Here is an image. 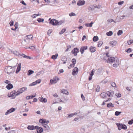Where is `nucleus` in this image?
Listing matches in <instances>:
<instances>
[{"mask_svg": "<svg viewBox=\"0 0 133 133\" xmlns=\"http://www.w3.org/2000/svg\"><path fill=\"white\" fill-rule=\"evenodd\" d=\"M16 66L17 65L12 67L11 66H6L4 69V71L8 75H10L15 72V68Z\"/></svg>", "mask_w": 133, "mask_h": 133, "instance_id": "obj_1", "label": "nucleus"}, {"mask_svg": "<svg viewBox=\"0 0 133 133\" xmlns=\"http://www.w3.org/2000/svg\"><path fill=\"white\" fill-rule=\"evenodd\" d=\"M27 89L26 87H24L20 89H19L17 91V93L16 94V96H17L23 92Z\"/></svg>", "mask_w": 133, "mask_h": 133, "instance_id": "obj_2", "label": "nucleus"}, {"mask_svg": "<svg viewBox=\"0 0 133 133\" xmlns=\"http://www.w3.org/2000/svg\"><path fill=\"white\" fill-rule=\"evenodd\" d=\"M50 23L53 25H61V24L58 22V21L55 19H52L50 21Z\"/></svg>", "mask_w": 133, "mask_h": 133, "instance_id": "obj_3", "label": "nucleus"}, {"mask_svg": "<svg viewBox=\"0 0 133 133\" xmlns=\"http://www.w3.org/2000/svg\"><path fill=\"white\" fill-rule=\"evenodd\" d=\"M17 93V92H16L15 90H13L11 92L9 95L8 96L9 97H12V99H14L15 98L16 96V94Z\"/></svg>", "mask_w": 133, "mask_h": 133, "instance_id": "obj_4", "label": "nucleus"}, {"mask_svg": "<svg viewBox=\"0 0 133 133\" xmlns=\"http://www.w3.org/2000/svg\"><path fill=\"white\" fill-rule=\"evenodd\" d=\"M115 61V58L114 57H110L108 58L107 61H106V62L108 63H113Z\"/></svg>", "mask_w": 133, "mask_h": 133, "instance_id": "obj_5", "label": "nucleus"}, {"mask_svg": "<svg viewBox=\"0 0 133 133\" xmlns=\"http://www.w3.org/2000/svg\"><path fill=\"white\" fill-rule=\"evenodd\" d=\"M39 122L42 124L44 125L45 124H48L49 123V121L48 120L46 121L45 119H40L39 120Z\"/></svg>", "mask_w": 133, "mask_h": 133, "instance_id": "obj_6", "label": "nucleus"}, {"mask_svg": "<svg viewBox=\"0 0 133 133\" xmlns=\"http://www.w3.org/2000/svg\"><path fill=\"white\" fill-rule=\"evenodd\" d=\"M79 52V50L77 48H74L73 50L71 51V53L74 54V56H76L77 55V53Z\"/></svg>", "mask_w": 133, "mask_h": 133, "instance_id": "obj_7", "label": "nucleus"}, {"mask_svg": "<svg viewBox=\"0 0 133 133\" xmlns=\"http://www.w3.org/2000/svg\"><path fill=\"white\" fill-rule=\"evenodd\" d=\"M35 128L36 129L37 132L38 133H42L43 131V128L41 127H39L38 125L36 126Z\"/></svg>", "mask_w": 133, "mask_h": 133, "instance_id": "obj_8", "label": "nucleus"}, {"mask_svg": "<svg viewBox=\"0 0 133 133\" xmlns=\"http://www.w3.org/2000/svg\"><path fill=\"white\" fill-rule=\"evenodd\" d=\"M15 109L14 108H12L11 109L8 110L5 114V115H7L11 112L14 111Z\"/></svg>", "mask_w": 133, "mask_h": 133, "instance_id": "obj_9", "label": "nucleus"}, {"mask_svg": "<svg viewBox=\"0 0 133 133\" xmlns=\"http://www.w3.org/2000/svg\"><path fill=\"white\" fill-rule=\"evenodd\" d=\"M78 72V68L76 67H75L73 69L72 72V74L74 76L76 75L77 74Z\"/></svg>", "mask_w": 133, "mask_h": 133, "instance_id": "obj_10", "label": "nucleus"}, {"mask_svg": "<svg viewBox=\"0 0 133 133\" xmlns=\"http://www.w3.org/2000/svg\"><path fill=\"white\" fill-rule=\"evenodd\" d=\"M47 124H45L43 125L44 130L46 131L47 132H49L50 131V127L47 125Z\"/></svg>", "mask_w": 133, "mask_h": 133, "instance_id": "obj_11", "label": "nucleus"}, {"mask_svg": "<svg viewBox=\"0 0 133 133\" xmlns=\"http://www.w3.org/2000/svg\"><path fill=\"white\" fill-rule=\"evenodd\" d=\"M21 63H19L18 64L17 66V69L16 71V74H18L21 70Z\"/></svg>", "mask_w": 133, "mask_h": 133, "instance_id": "obj_12", "label": "nucleus"}, {"mask_svg": "<svg viewBox=\"0 0 133 133\" xmlns=\"http://www.w3.org/2000/svg\"><path fill=\"white\" fill-rule=\"evenodd\" d=\"M21 63H19L18 64L17 66V69L16 71V74H18L21 70Z\"/></svg>", "mask_w": 133, "mask_h": 133, "instance_id": "obj_13", "label": "nucleus"}, {"mask_svg": "<svg viewBox=\"0 0 133 133\" xmlns=\"http://www.w3.org/2000/svg\"><path fill=\"white\" fill-rule=\"evenodd\" d=\"M40 101L44 103L47 102V99L45 98H43L42 96L39 97L38 98Z\"/></svg>", "mask_w": 133, "mask_h": 133, "instance_id": "obj_14", "label": "nucleus"}, {"mask_svg": "<svg viewBox=\"0 0 133 133\" xmlns=\"http://www.w3.org/2000/svg\"><path fill=\"white\" fill-rule=\"evenodd\" d=\"M6 88L8 90H10V89L12 88L13 87V85L11 84H8V85L6 86Z\"/></svg>", "mask_w": 133, "mask_h": 133, "instance_id": "obj_15", "label": "nucleus"}, {"mask_svg": "<svg viewBox=\"0 0 133 133\" xmlns=\"http://www.w3.org/2000/svg\"><path fill=\"white\" fill-rule=\"evenodd\" d=\"M36 126H35L33 125H28L27 127V129L29 130H32L36 129Z\"/></svg>", "mask_w": 133, "mask_h": 133, "instance_id": "obj_16", "label": "nucleus"}, {"mask_svg": "<svg viewBox=\"0 0 133 133\" xmlns=\"http://www.w3.org/2000/svg\"><path fill=\"white\" fill-rule=\"evenodd\" d=\"M96 6V4H94L93 6V5H90V6L88 8V10L89 11H92L95 8V7Z\"/></svg>", "mask_w": 133, "mask_h": 133, "instance_id": "obj_17", "label": "nucleus"}, {"mask_svg": "<svg viewBox=\"0 0 133 133\" xmlns=\"http://www.w3.org/2000/svg\"><path fill=\"white\" fill-rule=\"evenodd\" d=\"M90 50L91 52H94L96 51V48L94 46H91L90 48Z\"/></svg>", "mask_w": 133, "mask_h": 133, "instance_id": "obj_18", "label": "nucleus"}, {"mask_svg": "<svg viewBox=\"0 0 133 133\" xmlns=\"http://www.w3.org/2000/svg\"><path fill=\"white\" fill-rule=\"evenodd\" d=\"M117 42L115 41H111L110 43V44L112 47L115 46Z\"/></svg>", "mask_w": 133, "mask_h": 133, "instance_id": "obj_19", "label": "nucleus"}, {"mask_svg": "<svg viewBox=\"0 0 133 133\" xmlns=\"http://www.w3.org/2000/svg\"><path fill=\"white\" fill-rule=\"evenodd\" d=\"M93 23H94L92 22H91L90 23H86L85 24V25L88 27H91Z\"/></svg>", "mask_w": 133, "mask_h": 133, "instance_id": "obj_20", "label": "nucleus"}, {"mask_svg": "<svg viewBox=\"0 0 133 133\" xmlns=\"http://www.w3.org/2000/svg\"><path fill=\"white\" fill-rule=\"evenodd\" d=\"M21 56H22L23 57L25 58H26L27 59H31V57L29 56H26L24 54H22L21 55Z\"/></svg>", "mask_w": 133, "mask_h": 133, "instance_id": "obj_21", "label": "nucleus"}, {"mask_svg": "<svg viewBox=\"0 0 133 133\" xmlns=\"http://www.w3.org/2000/svg\"><path fill=\"white\" fill-rule=\"evenodd\" d=\"M77 114V112H75L74 113H72L71 114H69L68 115V116L67 117L70 118L73 116L75 115H76Z\"/></svg>", "mask_w": 133, "mask_h": 133, "instance_id": "obj_22", "label": "nucleus"}, {"mask_svg": "<svg viewBox=\"0 0 133 133\" xmlns=\"http://www.w3.org/2000/svg\"><path fill=\"white\" fill-rule=\"evenodd\" d=\"M77 5L78 6H81L83 5V1H79L77 3Z\"/></svg>", "mask_w": 133, "mask_h": 133, "instance_id": "obj_23", "label": "nucleus"}, {"mask_svg": "<svg viewBox=\"0 0 133 133\" xmlns=\"http://www.w3.org/2000/svg\"><path fill=\"white\" fill-rule=\"evenodd\" d=\"M58 55L57 54H56L55 55H52L51 56V58L53 59H55L57 58Z\"/></svg>", "mask_w": 133, "mask_h": 133, "instance_id": "obj_24", "label": "nucleus"}, {"mask_svg": "<svg viewBox=\"0 0 133 133\" xmlns=\"http://www.w3.org/2000/svg\"><path fill=\"white\" fill-rule=\"evenodd\" d=\"M34 72L33 71L31 70H29L28 72L27 75L28 76H30Z\"/></svg>", "mask_w": 133, "mask_h": 133, "instance_id": "obj_25", "label": "nucleus"}, {"mask_svg": "<svg viewBox=\"0 0 133 133\" xmlns=\"http://www.w3.org/2000/svg\"><path fill=\"white\" fill-rule=\"evenodd\" d=\"M13 53L14 54L18 56H19L20 55L21 56V54H20L18 52L16 51H13Z\"/></svg>", "mask_w": 133, "mask_h": 133, "instance_id": "obj_26", "label": "nucleus"}, {"mask_svg": "<svg viewBox=\"0 0 133 133\" xmlns=\"http://www.w3.org/2000/svg\"><path fill=\"white\" fill-rule=\"evenodd\" d=\"M61 92L63 94H66L67 95H69L68 92L67 91L64 90H61Z\"/></svg>", "mask_w": 133, "mask_h": 133, "instance_id": "obj_27", "label": "nucleus"}, {"mask_svg": "<svg viewBox=\"0 0 133 133\" xmlns=\"http://www.w3.org/2000/svg\"><path fill=\"white\" fill-rule=\"evenodd\" d=\"M100 96L101 97L103 98H105L106 97V93L104 92L102 93L100 95Z\"/></svg>", "mask_w": 133, "mask_h": 133, "instance_id": "obj_28", "label": "nucleus"}, {"mask_svg": "<svg viewBox=\"0 0 133 133\" xmlns=\"http://www.w3.org/2000/svg\"><path fill=\"white\" fill-rule=\"evenodd\" d=\"M26 37V39L27 40L31 39L32 38V36L31 35H27Z\"/></svg>", "mask_w": 133, "mask_h": 133, "instance_id": "obj_29", "label": "nucleus"}, {"mask_svg": "<svg viewBox=\"0 0 133 133\" xmlns=\"http://www.w3.org/2000/svg\"><path fill=\"white\" fill-rule=\"evenodd\" d=\"M98 39V38L97 36H94L93 39V41L94 42H96Z\"/></svg>", "mask_w": 133, "mask_h": 133, "instance_id": "obj_30", "label": "nucleus"}, {"mask_svg": "<svg viewBox=\"0 0 133 133\" xmlns=\"http://www.w3.org/2000/svg\"><path fill=\"white\" fill-rule=\"evenodd\" d=\"M112 31H110L109 32H107L106 34L108 36H110L112 35Z\"/></svg>", "mask_w": 133, "mask_h": 133, "instance_id": "obj_31", "label": "nucleus"}, {"mask_svg": "<svg viewBox=\"0 0 133 133\" xmlns=\"http://www.w3.org/2000/svg\"><path fill=\"white\" fill-rule=\"evenodd\" d=\"M38 22L39 23H40L41 22H43L44 21V19L43 18H38L37 20Z\"/></svg>", "mask_w": 133, "mask_h": 133, "instance_id": "obj_32", "label": "nucleus"}, {"mask_svg": "<svg viewBox=\"0 0 133 133\" xmlns=\"http://www.w3.org/2000/svg\"><path fill=\"white\" fill-rule=\"evenodd\" d=\"M107 106L108 108L110 107H114V104L112 103L108 104Z\"/></svg>", "mask_w": 133, "mask_h": 133, "instance_id": "obj_33", "label": "nucleus"}, {"mask_svg": "<svg viewBox=\"0 0 133 133\" xmlns=\"http://www.w3.org/2000/svg\"><path fill=\"white\" fill-rule=\"evenodd\" d=\"M122 129H123L124 130H126L127 128V127L124 124H122L121 125Z\"/></svg>", "mask_w": 133, "mask_h": 133, "instance_id": "obj_34", "label": "nucleus"}, {"mask_svg": "<svg viewBox=\"0 0 133 133\" xmlns=\"http://www.w3.org/2000/svg\"><path fill=\"white\" fill-rule=\"evenodd\" d=\"M66 30L65 29H63L62 30L59 32V34L61 35L64 33L66 31Z\"/></svg>", "mask_w": 133, "mask_h": 133, "instance_id": "obj_35", "label": "nucleus"}, {"mask_svg": "<svg viewBox=\"0 0 133 133\" xmlns=\"http://www.w3.org/2000/svg\"><path fill=\"white\" fill-rule=\"evenodd\" d=\"M103 44V42L102 41H100L98 42L97 46L99 47H100Z\"/></svg>", "mask_w": 133, "mask_h": 133, "instance_id": "obj_36", "label": "nucleus"}, {"mask_svg": "<svg viewBox=\"0 0 133 133\" xmlns=\"http://www.w3.org/2000/svg\"><path fill=\"white\" fill-rule=\"evenodd\" d=\"M122 33V31L121 30H119L118 31L117 34L118 36H119L121 35Z\"/></svg>", "mask_w": 133, "mask_h": 133, "instance_id": "obj_37", "label": "nucleus"}, {"mask_svg": "<svg viewBox=\"0 0 133 133\" xmlns=\"http://www.w3.org/2000/svg\"><path fill=\"white\" fill-rule=\"evenodd\" d=\"M69 15L70 16H76V15L74 12H71L69 14Z\"/></svg>", "mask_w": 133, "mask_h": 133, "instance_id": "obj_38", "label": "nucleus"}, {"mask_svg": "<svg viewBox=\"0 0 133 133\" xmlns=\"http://www.w3.org/2000/svg\"><path fill=\"white\" fill-rule=\"evenodd\" d=\"M26 49H30L34 50L35 49V48L34 46H31L29 47L28 48H26Z\"/></svg>", "mask_w": 133, "mask_h": 133, "instance_id": "obj_39", "label": "nucleus"}, {"mask_svg": "<svg viewBox=\"0 0 133 133\" xmlns=\"http://www.w3.org/2000/svg\"><path fill=\"white\" fill-rule=\"evenodd\" d=\"M121 113V112H119L118 111H116L115 112V115L117 116L119 115L120 113Z\"/></svg>", "mask_w": 133, "mask_h": 133, "instance_id": "obj_40", "label": "nucleus"}, {"mask_svg": "<svg viewBox=\"0 0 133 133\" xmlns=\"http://www.w3.org/2000/svg\"><path fill=\"white\" fill-rule=\"evenodd\" d=\"M37 84L36 83V81L34 82L33 83H31L29 85L30 86H32L34 85H35L36 84Z\"/></svg>", "mask_w": 133, "mask_h": 133, "instance_id": "obj_41", "label": "nucleus"}, {"mask_svg": "<svg viewBox=\"0 0 133 133\" xmlns=\"http://www.w3.org/2000/svg\"><path fill=\"white\" fill-rule=\"evenodd\" d=\"M100 87L99 85H97V87L96 89V91L97 92H98L99 91Z\"/></svg>", "mask_w": 133, "mask_h": 133, "instance_id": "obj_42", "label": "nucleus"}, {"mask_svg": "<svg viewBox=\"0 0 133 133\" xmlns=\"http://www.w3.org/2000/svg\"><path fill=\"white\" fill-rule=\"evenodd\" d=\"M109 53L108 52H107L106 54V56H104V60H106V56L107 57H109Z\"/></svg>", "mask_w": 133, "mask_h": 133, "instance_id": "obj_43", "label": "nucleus"}, {"mask_svg": "<svg viewBox=\"0 0 133 133\" xmlns=\"http://www.w3.org/2000/svg\"><path fill=\"white\" fill-rule=\"evenodd\" d=\"M133 123V119H132L129 121L128 124H131Z\"/></svg>", "mask_w": 133, "mask_h": 133, "instance_id": "obj_44", "label": "nucleus"}, {"mask_svg": "<svg viewBox=\"0 0 133 133\" xmlns=\"http://www.w3.org/2000/svg\"><path fill=\"white\" fill-rule=\"evenodd\" d=\"M14 26L15 27V28L17 29L18 26V23L17 22H16L15 23Z\"/></svg>", "mask_w": 133, "mask_h": 133, "instance_id": "obj_45", "label": "nucleus"}, {"mask_svg": "<svg viewBox=\"0 0 133 133\" xmlns=\"http://www.w3.org/2000/svg\"><path fill=\"white\" fill-rule=\"evenodd\" d=\"M54 83H55L57 82V80H59V79L57 77H56L55 78H54Z\"/></svg>", "mask_w": 133, "mask_h": 133, "instance_id": "obj_46", "label": "nucleus"}, {"mask_svg": "<svg viewBox=\"0 0 133 133\" xmlns=\"http://www.w3.org/2000/svg\"><path fill=\"white\" fill-rule=\"evenodd\" d=\"M72 63L75 64L76 63V60L75 58H73L72 59Z\"/></svg>", "mask_w": 133, "mask_h": 133, "instance_id": "obj_47", "label": "nucleus"}, {"mask_svg": "<svg viewBox=\"0 0 133 133\" xmlns=\"http://www.w3.org/2000/svg\"><path fill=\"white\" fill-rule=\"evenodd\" d=\"M115 95L117 97H119L121 96V94L119 93H116L115 94Z\"/></svg>", "mask_w": 133, "mask_h": 133, "instance_id": "obj_48", "label": "nucleus"}, {"mask_svg": "<svg viewBox=\"0 0 133 133\" xmlns=\"http://www.w3.org/2000/svg\"><path fill=\"white\" fill-rule=\"evenodd\" d=\"M125 51L128 53H130L131 52V49L130 48H128L127 51Z\"/></svg>", "mask_w": 133, "mask_h": 133, "instance_id": "obj_49", "label": "nucleus"}, {"mask_svg": "<svg viewBox=\"0 0 133 133\" xmlns=\"http://www.w3.org/2000/svg\"><path fill=\"white\" fill-rule=\"evenodd\" d=\"M111 86L114 87H116V85L115 83V82H112L111 84Z\"/></svg>", "mask_w": 133, "mask_h": 133, "instance_id": "obj_50", "label": "nucleus"}, {"mask_svg": "<svg viewBox=\"0 0 133 133\" xmlns=\"http://www.w3.org/2000/svg\"><path fill=\"white\" fill-rule=\"evenodd\" d=\"M41 80L40 79H38V80H36V84L37 83H41Z\"/></svg>", "mask_w": 133, "mask_h": 133, "instance_id": "obj_51", "label": "nucleus"}, {"mask_svg": "<svg viewBox=\"0 0 133 133\" xmlns=\"http://www.w3.org/2000/svg\"><path fill=\"white\" fill-rule=\"evenodd\" d=\"M14 22L13 21H11L9 23V24L11 26H13L14 25Z\"/></svg>", "mask_w": 133, "mask_h": 133, "instance_id": "obj_52", "label": "nucleus"}, {"mask_svg": "<svg viewBox=\"0 0 133 133\" xmlns=\"http://www.w3.org/2000/svg\"><path fill=\"white\" fill-rule=\"evenodd\" d=\"M108 21L109 22H114L115 23V22L112 19H108Z\"/></svg>", "mask_w": 133, "mask_h": 133, "instance_id": "obj_53", "label": "nucleus"}, {"mask_svg": "<svg viewBox=\"0 0 133 133\" xmlns=\"http://www.w3.org/2000/svg\"><path fill=\"white\" fill-rule=\"evenodd\" d=\"M35 97V95H34V96L32 95V96H28V97H29V99H32Z\"/></svg>", "mask_w": 133, "mask_h": 133, "instance_id": "obj_54", "label": "nucleus"}, {"mask_svg": "<svg viewBox=\"0 0 133 133\" xmlns=\"http://www.w3.org/2000/svg\"><path fill=\"white\" fill-rule=\"evenodd\" d=\"M124 3V2L123 1H120L118 3V4L119 5H121L122 4Z\"/></svg>", "mask_w": 133, "mask_h": 133, "instance_id": "obj_55", "label": "nucleus"}, {"mask_svg": "<svg viewBox=\"0 0 133 133\" xmlns=\"http://www.w3.org/2000/svg\"><path fill=\"white\" fill-rule=\"evenodd\" d=\"M107 94L108 96H110V94H111V93H110V92L109 91H107Z\"/></svg>", "mask_w": 133, "mask_h": 133, "instance_id": "obj_56", "label": "nucleus"}, {"mask_svg": "<svg viewBox=\"0 0 133 133\" xmlns=\"http://www.w3.org/2000/svg\"><path fill=\"white\" fill-rule=\"evenodd\" d=\"M93 70L94 69L91 71L90 73V75L91 76H92L94 75V71Z\"/></svg>", "mask_w": 133, "mask_h": 133, "instance_id": "obj_57", "label": "nucleus"}, {"mask_svg": "<svg viewBox=\"0 0 133 133\" xmlns=\"http://www.w3.org/2000/svg\"><path fill=\"white\" fill-rule=\"evenodd\" d=\"M116 124L118 127L121 126L122 125V124H121L120 123H117Z\"/></svg>", "mask_w": 133, "mask_h": 133, "instance_id": "obj_58", "label": "nucleus"}, {"mask_svg": "<svg viewBox=\"0 0 133 133\" xmlns=\"http://www.w3.org/2000/svg\"><path fill=\"white\" fill-rule=\"evenodd\" d=\"M80 51L82 54L83 53V47H81Z\"/></svg>", "mask_w": 133, "mask_h": 133, "instance_id": "obj_59", "label": "nucleus"}, {"mask_svg": "<svg viewBox=\"0 0 133 133\" xmlns=\"http://www.w3.org/2000/svg\"><path fill=\"white\" fill-rule=\"evenodd\" d=\"M118 66L117 63H115L113 65V66L115 67H117Z\"/></svg>", "mask_w": 133, "mask_h": 133, "instance_id": "obj_60", "label": "nucleus"}, {"mask_svg": "<svg viewBox=\"0 0 133 133\" xmlns=\"http://www.w3.org/2000/svg\"><path fill=\"white\" fill-rule=\"evenodd\" d=\"M37 101V99L36 98H34L33 99V101H32V102H36Z\"/></svg>", "mask_w": 133, "mask_h": 133, "instance_id": "obj_61", "label": "nucleus"}, {"mask_svg": "<svg viewBox=\"0 0 133 133\" xmlns=\"http://www.w3.org/2000/svg\"><path fill=\"white\" fill-rule=\"evenodd\" d=\"M10 82V81L8 80H6L4 81V83L6 84H9V83Z\"/></svg>", "mask_w": 133, "mask_h": 133, "instance_id": "obj_62", "label": "nucleus"}, {"mask_svg": "<svg viewBox=\"0 0 133 133\" xmlns=\"http://www.w3.org/2000/svg\"><path fill=\"white\" fill-rule=\"evenodd\" d=\"M101 5H98L97 6L96 5V6L95 7V8H97L98 9H100V8Z\"/></svg>", "mask_w": 133, "mask_h": 133, "instance_id": "obj_63", "label": "nucleus"}, {"mask_svg": "<svg viewBox=\"0 0 133 133\" xmlns=\"http://www.w3.org/2000/svg\"><path fill=\"white\" fill-rule=\"evenodd\" d=\"M8 133H16L15 131L11 130Z\"/></svg>", "mask_w": 133, "mask_h": 133, "instance_id": "obj_64", "label": "nucleus"}]
</instances>
